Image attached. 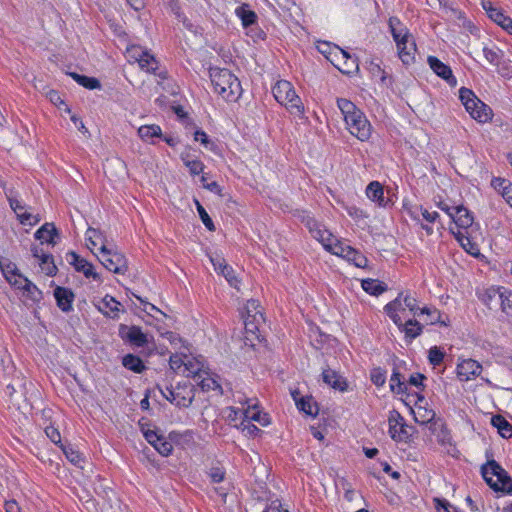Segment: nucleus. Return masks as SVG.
Returning a JSON list of instances; mask_svg holds the SVG:
<instances>
[{
    "label": "nucleus",
    "instance_id": "nucleus-62",
    "mask_svg": "<svg viewBox=\"0 0 512 512\" xmlns=\"http://www.w3.org/2000/svg\"><path fill=\"white\" fill-rule=\"evenodd\" d=\"M9 204H10L11 209L15 212L17 217L19 214L24 213V210H26L25 204L17 198L10 197Z\"/></svg>",
    "mask_w": 512,
    "mask_h": 512
},
{
    "label": "nucleus",
    "instance_id": "nucleus-23",
    "mask_svg": "<svg viewBox=\"0 0 512 512\" xmlns=\"http://www.w3.org/2000/svg\"><path fill=\"white\" fill-rule=\"evenodd\" d=\"M403 293H400L393 301L389 302L384 306L385 313L393 321L397 327H402V316L406 307L403 301Z\"/></svg>",
    "mask_w": 512,
    "mask_h": 512
},
{
    "label": "nucleus",
    "instance_id": "nucleus-35",
    "mask_svg": "<svg viewBox=\"0 0 512 512\" xmlns=\"http://www.w3.org/2000/svg\"><path fill=\"white\" fill-rule=\"evenodd\" d=\"M367 197L376 202L379 206H384V189L378 181H372L366 188Z\"/></svg>",
    "mask_w": 512,
    "mask_h": 512
},
{
    "label": "nucleus",
    "instance_id": "nucleus-53",
    "mask_svg": "<svg viewBox=\"0 0 512 512\" xmlns=\"http://www.w3.org/2000/svg\"><path fill=\"white\" fill-rule=\"evenodd\" d=\"M501 309L510 318H512V291L507 289L501 294Z\"/></svg>",
    "mask_w": 512,
    "mask_h": 512
},
{
    "label": "nucleus",
    "instance_id": "nucleus-58",
    "mask_svg": "<svg viewBox=\"0 0 512 512\" xmlns=\"http://www.w3.org/2000/svg\"><path fill=\"white\" fill-rule=\"evenodd\" d=\"M17 218L22 225L28 226H34L40 221L37 215L28 212L27 209L24 210V213L19 214Z\"/></svg>",
    "mask_w": 512,
    "mask_h": 512
},
{
    "label": "nucleus",
    "instance_id": "nucleus-11",
    "mask_svg": "<svg viewBox=\"0 0 512 512\" xmlns=\"http://www.w3.org/2000/svg\"><path fill=\"white\" fill-rule=\"evenodd\" d=\"M243 318L247 332L255 334L259 331V326L264 322V316L258 300L251 299L247 301Z\"/></svg>",
    "mask_w": 512,
    "mask_h": 512
},
{
    "label": "nucleus",
    "instance_id": "nucleus-40",
    "mask_svg": "<svg viewBox=\"0 0 512 512\" xmlns=\"http://www.w3.org/2000/svg\"><path fill=\"white\" fill-rule=\"evenodd\" d=\"M362 289L373 296H378L386 291L387 287L381 281L377 279H364L361 282Z\"/></svg>",
    "mask_w": 512,
    "mask_h": 512
},
{
    "label": "nucleus",
    "instance_id": "nucleus-63",
    "mask_svg": "<svg viewBox=\"0 0 512 512\" xmlns=\"http://www.w3.org/2000/svg\"><path fill=\"white\" fill-rule=\"evenodd\" d=\"M242 430L246 432L249 436H256L261 430L249 420H244L241 422Z\"/></svg>",
    "mask_w": 512,
    "mask_h": 512
},
{
    "label": "nucleus",
    "instance_id": "nucleus-64",
    "mask_svg": "<svg viewBox=\"0 0 512 512\" xmlns=\"http://www.w3.org/2000/svg\"><path fill=\"white\" fill-rule=\"evenodd\" d=\"M209 477L213 483H220L225 478V472L222 468L214 467L209 472Z\"/></svg>",
    "mask_w": 512,
    "mask_h": 512
},
{
    "label": "nucleus",
    "instance_id": "nucleus-14",
    "mask_svg": "<svg viewBox=\"0 0 512 512\" xmlns=\"http://www.w3.org/2000/svg\"><path fill=\"white\" fill-rule=\"evenodd\" d=\"M141 431L149 444L162 456H169L173 451L171 441L166 440L157 430L141 427Z\"/></svg>",
    "mask_w": 512,
    "mask_h": 512
},
{
    "label": "nucleus",
    "instance_id": "nucleus-12",
    "mask_svg": "<svg viewBox=\"0 0 512 512\" xmlns=\"http://www.w3.org/2000/svg\"><path fill=\"white\" fill-rule=\"evenodd\" d=\"M98 259L108 271L115 274H124L128 269L125 256L114 250L113 247L98 255Z\"/></svg>",
    "mask_w": 512,
    "mask_h": 512
},
{
    "label": "nucleus",
    "instance_id": "nucleus-24",
    "mask_svg": "<svg viewBox=\"0 0 512 512\" xmlns=\"http://www.w3.org/2000/svg\"><path fill=\"white\" fill-rule=\"evenodd\" d=\"M454 210L452 220L457 226V230L468 231L474 222L472 213L463 206H456Z\"/></svg>",
    "mask_w": 512,
    "mask_h": 512
},
{
    "label": "nucleus",
    "instance_id": "nucleus-41",
    "mask_svg": "<svg viewBox=\"0 0 512 512\" xmlns=\"http://www.w3.org/2000/svg\"><path fill=\"white\" fill-rule=\"evenodd\" d=\"M122 364L126 369L135 373H141L145 369V365L141 358L133 354L125 355L122 359Z\"/></svg>",
    "mask_w": 512,
    "mask_h": 512
},
{
    "label": "nucleus",
    "instance_id": "nucleus-27",
    "mask_svg": "<svg viewBox=\"0 0 512 512\" xmlns=\"http://www.w3.org/2000/svg\"><path fill=\"white\" fill-rule=\"evenodd\" d=\"M183 164L188 168L191 176H197L203 173L205 165L196 156L192 155L190 151H184L180 155Z\"/></svg>",
    "mask_w": 512,
    "mask_h": 512
},
{
    "label": "nucleus",
    "instance_id": "nucleus-54",
    "mask_svg": "<svg viewBox=\"0 0 512 512\" xmlns=\"http://www.w3.org/2000/svg\"><path fill=\"white\" fill-rule=\"evenodd\" d=\"M445 353L437 346H433L428 351V360L431 365L439 366L444 360Z\"/></svg>",
    "mask_w": 512,
    "mask_h": 512
},
{
    "label": "nucleus",
    "instance_id": "nucleus-18",
    "mask_svg": "<svg viewBox=\"0 0 512 512\" xmlns=\"http://www.w3.org/2000/svg\"><path fill=\"white\" fill-rule=\"evenodd\" d=\"M87 247L98 257L110 247L107 244L104 234L94 228H88L85 234Z\"/></svg>",
    "mask_w": 512,
    "mask_h": 512
},
{
    "label": "nucleus",
    "instance_id": "nucleus-34",
    "mask_svg": "<svg viewBox=\"0 0 512 512\" xmlns=\"http://www.w3.org/2000/svg\"><path fill=\"white\" fill-rule=\"evenodd\" d=\"M507 288L504 287H489L484 289L481 293H479V298L481 301L487 305L489 308H491L492 304L496 301L501 302V294L502 291H506Z\"/></svg>",
    "mask_w": 512,
    "mask_h": 512
},
{
    "label": "nucleus",
    "instance_id": "nucleus-1",
    "mask_svg": "<svg viewBox=\"0 0 512 512\" xmlns=\"http://www.w3.org/2000/svg\"><path fill=\"white\" fill-rule=\"evenodd\" d=\"M306 226L313 238L320 242L326 251L346 259L358 268H365L367 266L368 259L362 253L340 241L314 218L308 217L306 219Z\"/></svg>",
    "mask_w": 512,
    "mask_h": 512
},
{
    "label": "nucleus",
    "instance_id": "nucleus-19",
    "mask_svg": "<svg viewBox=\"0 0 512 512\" xmlns=\"http://www.w3.org/2000/svg\"><path fill=\"white\" fill-rule=\"evenodd\" d=\"M427 63L431 70L440 78L445 80L450 86L457 85V79L453 75V72L447 64L443 63L435 56H428Z\"/></svg>",
    "mask_w": 512,
    "mask_h": 512
},
{
    "label": "nucleus",
    "instance_id": "nucleus-6",
    "mask_svg": "<svg viewBox=\"0 0 512 512\" xmlns=\"http://www.w3.org/2000/svg\"><path fill=\"white\" fill-rule=\"evenodd\" d=\"M272 93L276 101L285 106L286 109L299 118L305 113L304 105L291 82L287 80H279L272 87Z\"/></svg>",
    "mask_w": 512,
    "mask_h": 512
},
{
    "label": "nucleus",
    "instance_id": "nucleus-2",
    "mask_svg": "<svg viewBox=\"0 0 512 512\" xmlns=\"http://www.w3.org/2000/svg\"><path fill=\"white\" fill-rule=\"evenodd\" d=\"M337 107L341 111L348 132L359 141L367 142L372 136L373 127L365 113L346 98H338Z\"/></svg>",
    "mask_w": 512,
    "mask_h": 512
},
{
    "label": "nucleus",
    "instance_id": "nucleus-46",
    "mask_svg": "<svg viewBox=\"0 0 512 512\" xmlns=\"http://www.w3.org/2000/svg\"><path fill=\"white\" fill-rule=\"evenodd\" d=\"M39 259V265L44 273L48 276H53L57 268L53 263V258L49 253L41 252V257Z\"/></svg>",
    "mask_w": 512,
    "mask_h": 512
},
{
    "label": "nucleus",
    "instance_id": "nucleus-20",
    "mask_svg": "<svg viewBox=\"0 0 512 512\" xmlns=\"http://www.w3.org/2000/svg\"><path fill=\"white\" fill-rule=\"evenodd\" d=\"M96 307L104 316L111 319H118L124 312L122 304L110 295H105Z\"/></svg>",
    "mask_w": 512,
    "mask_h": 512
},
{
    "label": "nucleus",
    "instance_id": "nucleus-13",
    "mask_svg": "<svg viewBox=\"0 0 512 512\" xmlns=\"http://www.w3.org/2000/svg\"><path fill=\"white\" fill-rule=\"evenodd\" d=\"M388 425V432L393 440L397 442L408 440L410 435L407 430V425L405 424L404 418L398 411L392 410L389 412Z\"/></svg>",
    "mask_w": 512,
    "mask_h": 512
},
{
    "label": "nucleus",
    "instance_id": "nucleus-45",
    "mask_svg": "<svg viewBox=\"0 0 512 512\" xmlns=\"http://www.w3.org/2000/svg\"><path fill=\"white\" fill-rule=\"evenodd\" d=\"M138 65L142 70L148 73H155L158 69V61L148 50L144 54V57L140 59Z\"/></svg>",
    "mask_w": 512,
    "mask_h": 512
},
{
    "label": "nucleus",
    "instance_id": "nucleus-31",
    "mask_svg": "<svg viewBox=\"0 0 512 512\" xmlns=\"http://www.w3.org/2000/svg\"><path fill=\"white\" fill-rule=\"evenodd\" d=\"M297 408L308 416L316 417L319 413V408L316 401L311 396H305L297 399L294 395Z\"/></svg>",
    "mask_w": 512,
    "mask_h": 512
},
{
    "label": "nucleus",
    "instance_id": "nucleus-57",
    "mask_svg": "<svg viewBox=\"0 0 512 512\" xmlns=\"http://www.w3.org/2000/svg\"><path fill=\"white\" fill-rule=\"evenodd\" d=\"M434 501H435V509L437 510V512H462L457 507L451 505L445 499L435 498Z\"/></svg>",
    "mask_w": 512,
    "mask_h": 512
},
{
    "label": "nucleus",
    "instance_id": "nucleus-21",
    "mask_svg": "<svg viewBox=\"0 0 512 512\" xmlns=\"http://www.w3.org/2000/svg\"><path fill=\"white\" fill-rule=\"evenodd\" d=\"M69 257V263L74 267V269L77 272L83 273L86 278H92L96 281L101 280L100 275L94 271V266L92 265V263L80 257L75 252H71L69 254Z\"/></svg>",
    "mask_w": 512,
    "mask_h": 512
},
{
    "label": "nucleus",
    "instance_id": "nucleus-60",
    "mask_svg": "<svg viewBox=\"0 0 512 512\" xmlns=\"http://www.w3.org/2000/svg\"><path fill=\"white\" fill-rule=\"evenodd\" d=\"M371 381L376 386L384 385V383L386 381V374H385V372L382 369H380V368L373 369L372 372H371Z\"/></svg>",
    "mask_w": 512,
    "mask_h": 512
},
{
    "label": "nucleus",
    "instance_id": "nucleus-44",
    "mask_svg": "<svg viewBox=\"0 0 512 512\" xmlns=\"http://www.w3.org/2000/svg\"><path fill=\"white\" fill-rule=\"evenodd\" d=\"M483 55L485 59L493 66H498L502 60L503 52L495 45L483 48Z\"/></svg>",
    "mask_w": 512,
    "mask_h": 512
},
{
    "label": "nucleus",
    "instance_id": "nucleus-17",
    "mask_svg": "<svg viewBox=\"0 0 512 512\" xmlns=\"http://www.w3.org/2000/svg\"><path fill=\"white\" fill-rule=\"evenodd\" d=\"M170 367L177 372L190 376L197 375L202 369V364L200 362L191 363L187 355H172L170 357Z\"/></svg>",
    "mask_w": 512,
    "mask_h": 512
},
{
    "label": "nucleus",
    "instance_id": "nucleus-52",
    "mask_svg": "<svg viewBox=\"0 0 512 512\" xmlns=\"http://www.w3.org/2000/svg\"><path fill=\"white\" fill-rule=\"evenodd\" d=\"M0 269L7 281H9V279H11L14 276V274L19 272L16 264L4 258H0Z\"/></svg>",
    "mask_w": 512,
    "mask_h": 512
},
{
    "label": "nucleus",
    "instance_id": "nucleus-48",
    "mask_svg": "<svg viewBox=\"0 0 512 512\" xmlns=\"http://www.w3.org/2000/svg\"><path fill=\"white\" fill-rule=\"evenodd\" d=\"M146 52L147 49L139 45H130L126 49V58L130 63H139Z\"/></svg>",
    "mask_w": 512,
    "mask_h": 512
},
{
    "label": "nucleus",
    "instance_id": "nucleus-39",
    "mask_svg": "<svg viewBox=\"0 0 512 512\" xmlns=\"http://www.w3.org/2000/svg\"><path fill=\"white\" fill-rule=\"evenodd\" d=\"M235 14L241 20L243 27H249L257 20V15L254 11L249 9L247 4H243L236 8Z\"/></svg>",
    "mask_w": 512,
    "mask_h": 512
},
{
    "label": "nucleus",
    "instance_id": "nucleus-7",
    "mask_svg": "<svg viewBox=\"0 0 512 512\" xmlns=\"http://www.w3.org/2000/svg\"><path fill=\"white\" fill-rule=\"evenodd\" d=\"M459 98L468 113H473L476 108L482 109L481 112L474 113V115H476V121L487 123L492 119L493 114L491 108L478 99L472 90L462 87L459 90Z\"/></svg>",
    "mask_w": 512,
    "mask_h": 512
},
{
    "label": "nucleus",
    "instance_id": "nucleus-26",
    "mask_svg": "<svg viewBox=\"0 0 512 512\" xmlns=\"http://www.w3.org/2000/svg\"><path fill=\"white\" fill-rule=\"evenodd\" d=\"M54 297L56 299L57 306L63 312H69L72 310L74 294L70 289L58 286L54 289Z\"/></svg>",
    "mask_w": 512,
    "mask_h": 512
},
{
    "label": "nucleus",
    "instance_id": "nucleus-10",
    "mask_svg": "<svg viewBox=\"0 0 512 512\" xmlns=\"http://www.w3.org/2000/svg\"><path fill=\"white\" fill-rule=\"evenodd\" d=\"M119 336L124 342L137 348L146 346L153 339L151 335L144 333L142 329L136 325L128 326L121 324L119 327Z\"/></svg>",
    "mask_w": 512,
    "mask_h": 512
},
{
    "label": "nucleus",
    "instance_id": "nucleus-36",
    "mask_svg": "<svg viewBox=\"0 0 512 512\" xmlns=\"http://www.w3.org/2000/svg\"><path fill=\"white\" fill-rule=\"evenodd\" d=\"M491 424L503 438L512 437V425L502 415H494L491 418Z\"/></svg>",
    "mask_w": 512,
    "mask_h": 512
},
{
    "label": "nucleus",
    "instance_id": "nucleus-55",
    "mask_svg": "<svg viewBox=\"0 0 512 512\" xmlns=\"http://www.w3.org/2000/svg\"><path fill=\"white\" fill-rule=\"evenodd\" d=\"M403 301L406 309H408L414 316L420 315L421 308L418 305V301L415 297L410 294L403 293Z\"/></svg>",
    "mask_w": 512,
    "mask_h": 512
},
{
    "label": "nucleus",
    "instance_id": "nucleus-43",
    "mask_svg": "<svg viewBox=\"0 0 512 512\" xmlns=\"http://www.w3.org/2000/svg\"><path fill=\"white\" fill-rule=\"evenodd\" d=\"M79 85L87 88L89 90L99 89L101 84L99 80L95 77H88L85 75H80L75 72L69 74Z\"/></svg>",
    "mask_w": 512,
    "mask_h": 512
},
{
    "label": "nucleus",
    "instance_id": "nucleus-59",
    "mask_svg": "<svg viewBox=\"0 0 512 512\" xmlns=\"http://www.w3.org/2000/svg\"><path fill=\"white\" fill-rule=\"evenodd\" d=\"M45 434L46 436L56 445H59L61 447V445H64L62 442H61V435H60V432L57 428H55L54 426H47L45 428Z\"/></svg>",
    "mask_w": 512,
    "mask_h": 512
},
{
    "label": "nucleus",
    "instance_id": "nucleus-37",
    "mask_svg": "<svg viewBox=\"0 0 512 512\" xmlns=\"http://www.w3.org/2000/svg\"><path fill=\"white\" fill-rule=\"evenodd\" d=\"M172 12L173 14L175 15V17L177 18V20L179 22H181L183 24V26L190 32H192L193 34H201V28L196 25V24H193L187 17L186 15L182 12L181 10V7L178 3H175L174 6H172Z\"/></svg>",
    "mask_w": 512,
    "mask_h": 512
},
{
    "label": "nucleus",
    "instance_id": "nucleus-50",
    "mask_svg": "<svg viewBox=\"0 0 512 512\" xmlns=\"http://www.w3.org/2000/svg\"><path fill=\"white\" fill-rule=\"evenodd\" d=\"M21 291L23 293V296L33 301H39L42 297V292L30 280L26 282V284L22 287Z\"/></svg>",
    "mask_w": 512,
    "mask_h": 512
},
{
    "label": "nucleus",
    "instance_id": "nucleus-47",
    "mask_svg": "<svg viewBox=\"0 0 512 512\" xmlns=\"http://www.w3.org/2000/svg\"><path fill=\"white\" fill-rule=\"evenodd\" d=\"M390 389L391 391L402 394L406 392L407 384L402 380L401 374L394 370L391 377H390Z\"/></svg>",
    "mask_w": 512,
    "mask_h": 512
},
{
    "label": "nucleus",
    "instance_id": "nucleus-15",
    "mask_svg": "<svg viewBox=\"0 0 512 512\" xmlns=\"http://www.w3.org/2000/svg\"><path fill=\"white\" fill-rule=\"evenodd\" d=\"M482 372V365L471 358L461 359L459 358L456 373L460 381H470L478 377Z\"/></svg>",
    "mask_w": 512,
    "mask_h": 512
},
{
    "label": "nucleus",
    "instance_id": "nucleus-3",
    "mask_svg": "<svg viewBox=\"0 0 512 512\" xmlns=\"http://www.w3.org/2000/svg\"><path fill=\"white\" fill-rule=\"evenodd\" d=\"M388 26L396 43L397 52L403 64L409 65L415 60L416 43L409 29L397 17H390Z\"/></svg>",
    "mask_w": 512,
    "mask_h": 512
},
{
    "label": "nucleus",
    "instance_id": "nucleus-32",
    "mask_svg": "<svg viewBox=\"0 0 512 512\" xmlns=\"http://www.w3.org/2000/svg\"><path fill=\"white\" fill-rule=\"evenodd\" d=\"M323 381L329 386L339 391H345L347 389L346 381L339 376L334 370L325 369L322 372Z\"/></svg>",
    "mask_w": 512,
    "mask_h": 512
},
{
    "label": "nucleus",
    "instance_id": "nucleus-61",
    "mask_svg": "<svg viewBox=\"0 0 512 512\" xmlns=\"http://www.w3.org/2000/svg\"><path fill=\"white\" fill-rule=\"evenodd\" d=\"M28 280L29 279L25 277L23 274L17 272L11 279H9L8 282L14 288L21 290Z\"/></svg>",
    "mask_w": 512,
    "mask_h": 512
},
{
    "label": "nucleus",
    "instance_id": "nucleus-28",
    "mask_svg": "<svg viewBox=\"0 0 512 512\" xmlns=\"http://www.w3.org/2000/svg\"><path fill=\"white\" fill-rule=\"evenodd\" d=\"M484 10H486L491 20L512 35V19L510 17L506 16L501 10L494 7L486 8L484 6Z\"/></svg>",
    "mask_w": 512,
    "mask_h": 512
},
{
    "label": "nucleus",
    "instance_id": "nucleus-30",
    "mask_svg": "<svg viewBox=\"0 0 512 512\" xmlns=\"http://www.w3.org/2000/svg\"><path fill=\"white\" fill-rule=\"evenodd\" d=\"M137 133L142 141L147 142L149 144H154L155 138L162 137V129L159 125L156 124L142 125L138 128Z\"/></svg>",
    "mask_w": 512,
    "mask_h": 512
},
{
    "label": "nucleus",
    "instance_id": "nucleus-22",
    "mask_svg": "<svg viewBox=\"0 0 512 512\" xmlns=\"http://www.w3.org/2000/svg\"><path fill=\"white\" fill-rule=\"evenodd\" d=\"M210 261L217 273L223 275L231 286L238 288L239 280L235 276L233 268L226 263L224 258L218 255L211 256Z\"/></svg>",
    "mask_w": 512,
    "mask_h": 512
},
{
    "label": "nucleus",
    "instance_id": "nucleus-25",
    "mask_svg": "<svg viewBox=\"0 0 512 512\" xmlns=\"http://www.w3.org/2000/svg\"><path fill=\"white\" fill-rule=\"evenodd\" d=\"M452 234L455 236L456 240L459 242L461 247L470 255L477 257L480 255V248L477 243L471 240L469 235V231L462 230H453L451 229Z\"/></svg>",
    "mask_w": 512,
    "mask_h": 512
},
{
    "label": "nucleus",
    "instance_id": "nucleus-38",
    "mask_svg": "<svg viewBox=\"0 0 512 512\" xmlns=\"http://www.w3.org/2000/svg\"><path fill=\"white\" fill-rule=\"evenodd\" d=\"M412 412L414 420L419 424H427L435 418L434 410L424 407L421 404H416Z\"/></svg>",
    "mask_w": 512,
    "mask_h": 512
},
{
    "label": "nucleus",
    "instance_id": "nucleus-49",
    "mask_svg": "<svg viewBox=\"0 0 512 512\" xmlns=\"http://www.w3.org/2000/svg\"><path fill=\"white\" fill-rule=\"evenodd\" d=\"M194 140L197 142H200L201 145H203L204 148H206L207 150L217 153V150H218L217 144L209 138V136L206 134V132H204L202 130L195 131Z\"/></svg>",
    "mask_w": 512,
    "mask_h": 512
},
{
    "label": "nucleus",
    "instance_id": "nucleus-42",
    "mask_svg": "<svg viewBox=\"0 0 512 512\" xmlns=\"http://www.w3.org/2000/svg\"><path fill=\"white\" fill-rule=\"evenodd\" d=\"M61 449L69 462L75 466L82 467L84 460L82 454L78 450L74 449L70 444L61 445Z\"/></svg>",
    "mask_w": 512,
    "mask_h": 512
},
{
    "label": "nucleus",
    "instance_id": "nucleus-5",
    "mask_svg": "<svg viewBox=\"0 0 512 512\" xmlns=\"http://www.w3.org/2000/svg\"><path fill=\"white\" fill-rule=\"evenodd\" d=\"M481 475L487 485L495 492L512 493V478L495 460H489L481 466Z\"/></svg>",
    "mask_w": 512,
    "mask_h": 512
},
{
    "label": "nucleus",
    "instance_id": "nucleus-4",
    "mask_svg": "<svg viewBox=\"0 0 512 512\" xmlns=\"http://www.w3.org/2000/svg\"><path fill=\"white\" fill-rule=\"evenodd\" d=\"M210 78L215 93L227 102H236L241 94L242 87L238 78L228 69L214 68L210 70Z\"/></svg>",
    "mask_w": 512,
    "mask_h": 512
},
{
    "label": "nucleus",
    "instance_id": "nucleus-9",
    "mask_svg": "<svg viewBox=\"0 0 512 512\" xmlns=\"http://www.w3.org/2000/svg\"><path fill=\"white\" fill-rule=\"evenodd\" d=\"M244 404L247 405L246 408H231L229 417L232 418L233 413V419L242 418L244 420L255 421L262 426H267L270 424L269 416L266 413H261L257 410L256 400L246 399Z\"/></svg>",
    "mask_w": 512,
    "mask_h": 512
},
{
    "label": "nucleus",
    "instance_id": "nucleus-29",
    "mask_svg": "<svg viewBox=\"0 0 512 512\" xmlns=\"http://www.w3.org/2000/svg\"><path fill=\"white\" fill-rule=\"evenodd\" d=\"M57 235L58 232L53 223H45L35 232V238L39 240L41 244L46 243L54 245Z\"/></svg>",
    "mask_w": 512,
    "mask_h": 512
},
{
    "label": "nucleus",
    "instance_id": "nucleus-8",
    "mask_svg": "<svg viewBox=\"0 0 512 512\" xmlns=\"http://www.w3.org/2000/svg\"><path fill=\"white\" fill-rule=\"evenodd\" d=\"M161 394L178 407H189L194 399L193 386L189 383L178 384L176 387H166L161 390Z\"/></svg>",
    "mask_w": 512,
    "mask_h": 512
},
{
    "label": "nucleus",
    "instance_id": "nucleus-33",
    "mask_svg": "<svg viewBox=\"0 0 512 512\" xmlns=\"http://www.w3.org/2000/svg\"><path fill=\"white\" fill-rule=\"evenodd\" d=\"M398 328L405 334V338L409 342L420 336L423 331V326L413 319H409L406 322L402 321V327Z\"/></svg>",
    "mask_w": 512,
    "mask_h": 512
},
{
    "label": "nucleus",
    "instance_id": "nucleus-16",
    "mask_svg": "<svg viewBox=\"0 0 512 512\" xmlns=\"http://www.w3.org/2000/svg\"><path fill=\"white\" fill-rule=\"evenodd\" d=\"M333 49V55L327 56L335 67H337L343 73H350L353 69L358 68V64L355 58L351 57L348 52L341 49L339 46Z\"/></svg>",
    "mask_w": 512,
    "mask_h": 512
},
{
    "label": "nucleus",
    "instance_id": "nucleus-56",
    "mask_svg": "<svg viewBox=\"0 0 512 512\" xmlns=\"http://www.w3.org/2000/svg\"><path fill=\"white\" fill-rule=\"evenodd\" d=\"M196 206H197L198 214H199L200 219L202 220L204 226L209 231H214L215 225H214L212 219L210 218V216L208 215L207 211L205 210V208L198 201H196Z\"/></svg>",
    "mask_w": 512,
    "mask_h": 512
},
{
    "label": "nucleus",
    "instance_id": "nucleus-51",
    "mask_svg": "<svg viewBox=\"0 0 512 512\" xmlns=\"http://www.w3.org/2000/svg\"><path fill=\"white\" fill-rule=\"evenodd\" d=\"M427 315L428 320L426 321L427 324H436V323H442L446 325L444 321L441 319V313L438 309L432 308V307H423L420 310V315Z\"/></svg>",
    "mask_w": 512,
    "mask_h": 512
}]
</instances>
